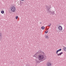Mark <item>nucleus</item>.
Here are the masks:
<instances>
[{
  "label": "nucleus",
  "mask_w": 66,
  "mask_h": 66,
  "mask_svg": "<svg viewBox=\"0 0 66 66\" xmlns=\"http://www.w3.org/2000/svg\"><path fill=\"white\" fill-rule=\"evenodd\" d=\"M38 56V60L39 61H42V60H43L44 59V55L40 54Z\"/></svg>",
  "instance_id": "1"
},
{
  "label": "nucleus",
  "mask_w": 66,
  "mask_h": 66,
  "mask_svg": "<svg viewBox=\"0 0 66 66\" xmlns=\"http://www.w3.org/2000/svg\"><path fill=\"white\" fill-rule=\"evenodd\" d=\"M11 10L12 12H14L16 10V8L15 7L12 6L11 8Z\"/></svg>",
  "instance_id": "2"
},
{
  "label": "nucleus",
  "mask_w": 66,
  "mask_h": 66,
  "mask_svg": "<svg viewBox=\"0 0 66 66\" xmlns=\"http://www.w3.org/2000/svg\"><path fill=\"white\" fill-rule=\"evenodd\" d=\"M62 27L61 26L59 25L58 27V29L60 31H62Z\"/></svg>",
  "instance_id": "3"
},
{
  "label": "nucleus",
  "mask_w": 66,
  "mask_h": 66,
  "mask_svg": "<svg viewBox=\"0 0 66 66\" xmlns=\"http://www.w3.org/2000/svg\"><path fill=\"white\" fill-rule=\"evenodd\" d=\"M52 64L50 62H48L47 64V66H51Z\"/></svg>",
  "instance_id": "4"
},
{
  "label": "nucleus",
  "mask_w": 66,
  "mask_h": 66,
  "mask_svg": "<svg viewBox=\"0 0 66 66\" xmlns=\"http://www.w3.org/2000/svg\"><path fill=\"white\" fill-rule=\"evenodd\" d=\"M50 14H52V15H54V11L53 12H52L51 11H50Z\"/></svg>",
  "instance_id": "5"
},
{
  "label": "nucleus",
  "mask_w": 66,
  "mask_h": 66,
  "mask_svg": "<svg viewBox=\"0 0 66 66\" xmlns=\"http://www.w3.org/2000/svg\"><path fill=\"white\" fill-rule=\"evenodd\" d=\"M63 53L61 52V53L57 54V56H59V55H61L62 54H63Z\"/></svg>",
  "instance_id": "6"
},
{
  "label": "nucleus",
  "mask_w": 66,
  "mask_h": 66,
  "mask_svg": "<svg viewBox=\"0 0 66 66\" xmlns=\"http://www.w3.org/2000/svg\"><path fill=\"white\" fill-rule=\"evenodd\" d=\"M47 10V12H48L49 13H50V11H51L50 10V9H49L48 8Z\"/></svg>",
  "instance_id": "7"
},
{
  "label": "nucleus",
  "mask_w": 66,
  "mask_h": 66,
  "mask_svg": "<svg viewBox=\"0 0 66 66\" xmlns=\"http://www.w3.org/2000/svg\"><path fill=\"white\" fill-rule=\"evenodd\" d=\"M41 29L42 30H44V29H45V27L44 26H43L41 27Z\"/></svg>",
  "instance_id": "8"
},
{
  "label": "nucleus",
  "mask_w": 66,
  "mask_h": 66,
  "mask_svg": "<svg viewBox=\"0 0 66 66\" xmlns=\"http://www.w3.org/2000/svg\"><path fill=\"white\" fill-rule=\"evenodd\" d=\"M45 38H46V39H47V38H48V36L47 35L45 36Z\"/></svg>",
  "instance_id": "9"
},
{
  "label": "nucleus",
  "mask_w": 66,
  "mask_h": 66,
  "mask_svg": "<svg viewBox=\"0 0 66 66\" xmlns=\"http://www.w3.org/2000/svg\"><path fill=\"white\" fill-rule=\"evenodd\" d=\"M63 50L64 51H66V47H65L64 48H63Z\"/></svg>",
  "instance_id": "10"
},
{
  "label": "nucleus",
  "mask_w": 66,
  "mask_h": 66,
  "mask_svg": "<svg viewBox=\"0 0 66 66\" xmlns=\"http://www.w3.org/2000/svg\"><path fill=\"white\" fill-rule=\"evenodd\" d=\"M4 11H1V13L2 14H4Z\"/></svg>",
  "instance_id": "11"
},
{
  "label": "nucleus",
  "mask_w": 66,
  "mask_h": 66,
  "mask_svg": "<svg viewBox=\"0 0 66 66\" xmlns=\"http://www.w3.org/2000/svg\"><path fill=\"white\" fill-rule=\"evenodd\" d=\"M61 50H62V49H60L59 50H57V51L59 52V51H61Z\"/></svg>",
  "instance_id": "12"
},
{
  "label": "nucleus",
  "mask_w": 66,
  "mask_h": 66,
  "mask_svg": "<svg viewBox=\"0 0 66 66\" xmlns=\"http://www.w3.org/2000/svg\"><path fill=\"white\" fill-rule=\"evenodd\" d=\"M45 33L46 34H47V33H48V30H47V31H46Z\"/></svg>",
  "instance_id": "13"
},
{
  "label": "nucleus",
  "mask_w": 66,
  "mask_h": 66,
  "mask_svg": "<svg viewBox=\"0 0 66 66\" xmlns=\"http://www.w3.org/2000/svg\"><path fill=\"white\" fill-rule=\"evenodd\" d=\"M18 16H15V19H18Z\"/></svg>",
  "instance_id": "14"
},
{
  "label": "nucleus",
  "mask_w": 66,
  "mask_h": 66,
  "mask_svg": "<svg viewBox=\"0 0 66 66\" xmlns=\"http://www.w3.org/2000/svg\"><path fill=\"white\" fill-rule=\"evenodd\" d=\"M2 36V34L0 32V37H1Z\"/></svg>",
  "instance_id": "15"
},
{
  "label": "nucleus",
  "mask_w": 66,
  "mask_h": 66,
  "mask_svg": "<svg viewBox=\"0 0 66 66\" xmlns=\"http://www.w3.org/2000/svg\"><path fill=\"white\" fill-rule=\"evenodd\" d=\"M50 25H48V27H50L51 26V23H50Z\"/></svg>",
  "instance_id": "16"
},
{
  "label": "nucleus",
  "mask_w": 66,
  "mask_h": 66,
  "mask_svg": "<svg viewBox=\"0 0 66 66\" xmlns=\"http://www.w3.org/2000/svg\"><path fill=\"white\" fill-rule=\"evenodd\" d=\"M38 62H39V61H37L36 60V63H38Z\"/></svg>",
  "instance_id": "17"
},
{
  "label": "nucleus",
  "mask_w": 66,
  "mask_h": 66,
  "mask_svg": "<svg viewBox=\"0 0 66 66\" xmlns=\"http://www.w3.org/2000/svg\"><path fill=\"white\" fill-rule=\"evenodd\" d=\"M58 52H58V51L57 50V51H56V54H57V53H58Z\"/></svg>",
  "instance_id": "18"
},
{
  "label": "nucleus",
  "mask_w": 66,
  "mask_h": 66,
  "mask_svg": "<svg viewBox=\"0 0 66 66\" xmlns=\"http://www.w3.org/2000/svg\"><path fill=\"white\" fill-rule=\"evenodd\" d=\"M46 59H47V58L46 57H45V59L44 60H43V61H44V60H46Z\"/></svg>",
  "instance_id": "19"
},
{
  "label": "nucleus",
  "mask_w": 66,
  "mask_h": 66,
  "mask_svg": "<svg viewBox=\"0 0 66 66\" xmlns=\"http://www.w3.org/2000/svg\"><path fill=\"white\" fill-rule=\"evenodd\" d=\"M51 7V6H48V7L49 9V7Z\"/></svg>",
  "instance_id": "20"
},
{
  "label": "nucleus",
  "mask_w": 66,
  "mask_h": 66,
  "mask_svg": "<svg viewBox=\"0 0 66 66\" xmlns=\"http://www.w3.org/2000/svg\"><path fill=\"white\" fill-rule=\"evenodd\" d=\"M34 56L35 57H36V55H34Z\"/></svg>",
  "instance_id": "21"
},
{
  "label": "nucleus",
  "mask_w": 66,
  "mask_h": 66,
  "mask_svg": "<svg viewBox=\"0 0 66 66\" xmlns=\"http://www.w3.org/2000/svg\"><path fill=\"white\" fill-rule=\"evenodd\" d=\"M51 7H49V9L50 10V9H51Z\"/></svg>",
  "instance_id": "22"
},
{
  "label": "nucleus",
  "mask_w": 66,
  "mask_h": 66,
  "mask_svg": "<svg viewBox=\"0 0 66 66\" xmlns=\"http://www.w3.org/2000/svg\"><path fill=\"white\" fill-rule=\"evenodd\" d=\"M40 24H42V22H40Z\"/></svg>",
  "instance_id": "23"
},
{
  "label": "nucleus",
  "mask_w": 66,
  "mask_h": 66,
  "mask_svg": "<svg viewBox=\"0 0 66 66\" xmlns=\"http://www.w3.org/2000/svg\"><path fill=\"white\" fill-rule=\"evenodd\" d=\"M21 1H24V0H21Z\"/></svg>",
  "instance_id": "24"
},
{
  "label": "nucleus",
  "mask_w": 66,
  "mask_h": 66,
  "mask_svg": "<svg viewBox=\"0 0 66 66\" xmlns=\"http://www.w3.org/2000/svg\"><path fill=\"white\" fill-rule=\"evenodd\" d=\"M42 61H40V62H42Z\"/></svg>",
  "instance_id": "25"
}]
</instances>
